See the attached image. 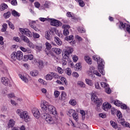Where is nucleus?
<instances>
[{"instance_id": "nucleus-1", "label": "nucleus", "mask_w": 130, "mask_h": 130, "mask_svg": "<svg viewBox=\"0 0 130 130\" xmlns=\"http://www.w3.org/2000/svg\"><path fill=\"white\" fill-rule=\"evenodd\" d=\"M92 59L97 61L98 64V70L100 73L102 74L103 76L105 75V71H104V61L102 59H101L100 57L96 55H94L92 56Z\"/></svg>"}, {"instance_id": "nucleus-2", "label": "nucleus", "mask_w": 130, "mask_h": 130, "mask_svg": "<svg viewBox=\"0 0 130 130\" xmlns=\"http://www.w3.org/2000/svg\"><path fill=\"white\" fill-rule=\"evenodd\" d=\"M16 113L20 117V118L23 119L25 122H28L30 119L29 113L26 111H23L22 109H18L16 110Z\"/></svg>"}, {"instance_id": "nucleus-3", "label": "nucleus", "mask_w": 130, "mask_h": 130, "mask_svg": "<svg viewBox=\"0 0 130 130\" xmlns=\"http://www.w3.org/2000/svg\"><path fill=\"white\" fill-rule=\"evenodd\" d=\"M91 99L92 102H94L95 104H96V110L97 111H101L100 107L102 105V103L103 101L102 99H99L97 96L94 93H92L91 96Z\"/></svg>"}, {"instance_id": "nucleus-4", "label": "nucleus", "mask_w": 130, "mask_h": 130, "mask_svg": "<svg viewBox=\"0 0 130 130\" xmlns=\"http://www.w3.org/2000/svg\"><path fill=\"white\" fill-rule=\"evenodd\" d=\"M11 58L13 60H22L23 59V52L21 51L13 52L11 55Z\"/></svg>"}, {"instance_id": "nucleus-5", "label": "nucleus", "mask_w": 130, "mask_h": 130, "mask_svg": "<svg viewBox=\"0 0 130 130\" xmlns=\"http://www.w3.org/2000/svg\"><path fill=\"white\" fill-rule=\"evenodd\" d=\"M53 78L55 79L58 78V75L55 73L50 72L45 76V79L47 81H51Z\"/></svg>"}, {"instance_id": "nucleus-6", "label": "nucleus", "mask_w": 130, "mask_h": 130, "mask_svg": "<svg viewBox=\"0 0 130 130\" xmlns=\"http://www.w3.org/2000/svg\"><path fill=\"white\" fill-rule=\"evenodd\" d=\"M49 103L46 101H43L41 104V107L42 108L43 113L45 114L48 112V110H47V107H48Z\"/></svg>"}, {"instance_id": "nucleus-7", "label": "nucleus", "mask_w": 130, "mask_h": 130, "mask_svg": "<svg viewBox=\"0 0 130 130\" xmlns=\"http://www.w3.org/2000/svg\"><path fill=\"white\" fill-rule=\"evenodd\" d=\"M44 118H45L46 121L49 123L50 124H52V123H54V120H53V118L50 116V115L48 114L47 113H46L44 115Z\"/></svg>"}, {"instance_id": "nucleus-8", "label": "nucleus", "mask_w": 130, "mask_h": 130, "mask_svg": "<svg viewBox=\"0 0 130 130\" xmlns=\"http://www.w3.org/2000/svg\"><path fill=\"white\" fill-rule=\"evenodd\" d=\"M20 32L23 35H26L28 37H32V32L27 28H20Z\"/></svg>"}, {"instance_id": "nucleus-9", "label": "nucleus", "mask_w": 130, "mask_h": 130, "mask_svg": "<svg viewBox=\"0 0 130 130\" xmlns=\"http://www.w3.org/2000/svg\"><path fill=\"white\" fill-rule=\"evenodd\" d=\"M48 112L47 113H51V114H53V115H56V111L55 110V108L51 105H48L47 108Z\"/></svg>"}, {"instance_id": "nucleus-10", "label": "nucleus", "mask_w": 130, "mask_h": 130, "mask_svg": "<svg viewBox=\"0 0 130 130\" xmlns=\"http://www.w3.org/2000/svg\"><path fill=\"white\" fill-rule=\"evenodd\" d=\"M49 20L51 21L50 24L52 26H55V27H60V26L62 25L61 22L59 20L51 19H50Z\"/></svg>"}, {"instance_id": "nucleus-11", "label": "nucleus", "mask_w": 130, "mask_h": 130, "mask_svg": "<svg viewBox=\"0 0 130 130\" xmlns=\"http://www.w3.org/2000/svg\"><path fill=\"white\" fill-rule=\"evenodd\" d=\"M31 112L36 118H39L40 117V112L37 108H32L31 109Z\"/></svg>"}, {"instance_id": "nucleus-12", "label": "nucleus", "mask_w": 130, "mask_h": 130, "mask_svg": "<svg viewBox=\"0 0 130 130\" xmlns=\"http://www.w3.org/2000/svg\"><path fill=\"white\" fill-rule=\"evenodd\" d=\"M62 28L64 29L63 31V35H64V36H68V35L70 34V31L69 30V29L71 28V26L68 24H64L62 26Z\"/></svg>"}, {"instance_id": "nucleus-13", "label": "nucleus", "mask_w": 130, "mask_h": 130, "mask_svg": "<svg viewBox=\"0 0 130 130\" xmlns=\"http://www.w3.org/2000/svg\"><path fill=\"white\" fill-rule=\"evenodd\" d=\"M120 28H122L123 29H125L128 32V33H130V25H127L126 23H124L123 22L120 21Z\"/></svg>"}, {"instance_id": "nucleus-14", "label": "nucleus", "mask_w": 130, "mask_h": 130, "mask_svg": "<svg viewBox=\"0 0 130 130\" xmlns=\"http://www.w3.org/2000/svg\"><path fill=\"white\" fill-rule=\"evenodd\" d=\"M52 35H53V31L52 30H49L48 31L46 32L45 38H46L47 40H51Z\"/></svg>"}, {"instance_id": "nucleus-15", "label": "nucleus", "mask_w": 130, "mask_h": 130, "mask_svg": "<svg viewBox=\"0 0 130 130\" xmlns=\"http://www.w3.org/2000/svg\"><path fill=\"white\" fill-rule=\"evenodd\" d=\"M94 71V67H91L89 68V71L87 72L88 76H89V77H90V78H92V79L95 78V75L93 74Z\"/></svg>"}, {"instance_id": "nucleus-16", "label": "nucleus", "mask_w": 130, "mask_h": 130, "mask_svg": "<svg viewBox=\"0 0 130 130\" xmlns=\"http://www.w3.org/2000/svg\"><path fill=\"white\" fill-rule=\"evenodd\" d=\"M1 82L4 86H9L10 80L7 77H2L1 78Z\"/></svg>"}, {"instance_id": "nucleus-17", "label": "nucleus", "mask_w": 130, "mask_h": 130, "mask_svg": "<svg viewBox=\"0 0 130 130\" xmlns=\"http://www.w3.org/2000/svg\"><path fill=\"white\" fill-rule=\"evenodd\" d=\"M0 70L3 73H8V69L3 63V61L0 59Z\"/></svg>"}, {"instance_id": "nucleus-18", "label": "nucleus", "mask_w": 130, "mask_h": 130, "mask_svg": "<svg viewBox=\"0 0 130 130\" xmlns=\"http://www.w3.org/2000/svg\"><path fill=\"white\" fill-rule=\"evenodd\" d=\"M63 52H66L67 53H68V54H71V53H72L74 51V49L71 47L66 46L63 49Z\"/></svg>"}, {"instance_id": "nucleus-19", "label": "nucleus", "mask_w": 130, "mask_h": 130, "mask_svg": "<svg viewBox=\"0 0 130 130\" xmlns=\"http://www.w3.org/2000/svg\"><path fill=\"white\" fill-rule=\"evenodd\" d=\"M111 108V105H110L108 102H105L103 104V109L105 110V111H107L108 109H110Z\"/></svg>"}, {"instance_id": "nucleus-20", "label": "nucleus", "mask_w": 130, "mask_h": 130, "mask_svg": "<svg viewBox=\"0 0 130 130\" xmlns=\"http://www.w3.org/2000/svg\"><path fill=\"white\" fill-rule=\"evenodd\" d=\"M52 51L54 52L57 55H59V54H61L62 51L58 48H52Z\"/></svg>"}, {"instance_id": "nucleus-21", "label": "nucleus", "mask_w": 130, "mask_h": 130, "mask_svg": "<svg viewBox=\"0 0 130 130\" xmlns=\"http://www.w3.org/2000/svg\"><path fill=\"white\" fill-rule=\"evenodd\" d=\"M20 49L23 52H26L27 53H31L32 52V50L29 48L26 49L23 47H20Z\"/></svg>"}, {"instance_id": "nucleus-22", "label": "nucleus", "mask_w": 130, "mask_h": 130, "mask_svg": "<svg viewBox=\"0 0 130 130\" xmlns=\"http://www.w3.org/2000/svg\"><path fill=\"white\" fill-rule=\"evenodd\" d=\"M36 24V21H30L29 23V25L31 28H32L34 30H35V31H37V30H38V28L36 27V26H34V25H35Z\"/></svg>"}, {"instance_id": "nucleus-23", "label": "nucleus", "mask_w": 130, "mask_h": 130, "mask_svg": "<svg viewBox=\"0 0 130 130\" xmlns=\"http://www.w3.org/2000/svg\"><path fill=\"white\" fill-rule=\"evenodd\" d=\"M15 125V121L13 119H10L8 123V127L10 128L13 127Z\"/></svg>"}, {"instance_id": "nucleus-24", "label": "nucleus", "mask_w": 130, "mask_h": 130, "mask_svg": "<svg viewBox=\"0 0 130 130\" xmlns=\"http://www.w3.org/2000/svg\"><path fill=\"white\" fill-rule=\"evenodd\" d=\"M39 74V72L37 70H32L30 72V75L31 77H37V76H38Z\"/></svg>"}, {"instance_id": "nucleus-25", "label": "nucleus", "mask_w": 130, "mask_h": 130, "mask_svg": "<svg viewBox=\"0 0 130 130\" xmlns=\"http://www.w3.org/2000/svg\"><path fill=\"white\" fill-rule=\"evenodd\" d=\"M84 60L88 64H92V59L88 56H84Z\"/></svg>"}, {"instance_id": "nucleus-26", "label": "nucleus", "mask_w": 130, "mask_h": 130, "mask_svg": "<svg viewBox=\"0 0 130 130\" xmlns=\"http://www.w3.org/2000/svg\"><path fill=\"white\" fill-rule=\"evenodd\" d=\"M8 9V5L5 3H3L0 6V10L3 11Z\"/></svg>"}, {"instance_id": "nucleus-27", "label": "nucleus", "mask_w": 130, "mask_h": 130, "mask_svg": "<svg viewBox=\"0 0 130 130\" xmlns=\"http://www.w3.org/2000/svg\"><path fill=\"white\" fill-rule=\"evenodd\" d=\"M77 85L81 88H85L86 87V84L82 81H78L77 82Z\"/></svg>"}, {"instance_id": "nucleus-28", "label": "nucleus", "mask_w": 130, "mask_h": 130, "mask_svg": "<svg viewBox=\"0 0 130 130\" xmlns=\"http://www.w3.org/2000/svg\"><path fill=\"white\" fill-rule=\"evenodd\" d=\"M54 40L56 43L57 44V45H61L62 44V42L58 38V37H55L54 38Z\"/></svg>"}, {"instance_id": "nucleus-29", "label": "nucleus", "mask_w": 130, "mask_h": 130, "mask_svg": "<svg viewBox=\"0 0 130 130\" xmlns=\"http://www.w3.org/2000/svg\"><path fill=\"white\" fill-rule=\"evenodd\" d=\"M76 112V111L73 109H70L68 111L67 115L68 116L72 117L73 114Z\"/></svg>"}, {"instance_id": "nucleus-30", "label": "nucleus", "mask_w": 130, "mask_h": 130, "mask_svg": "<svg viewBox=\"0 0 130 130\" xmlns=\"http://www.w3.org/2000/svg\"><path fill=\"white\" fill-rule=\"evenodd\" d=\"M62 55L64 59H69V58L70 57V54H68L66 52L63 51Z\"/></svg>"}, {"instance_id": "nucleus-31", "label": "nucleus", "mask_w": 130, "mask_h": 130, "mask_svg": "<svg viewBox=\"0 0 130 130\" xmlns=\"http://www.w3.org/2000/svg\"><path fill=\"white\" fill-rule=\"evenodd\" d=\"M19 77L24 83H28L29 82L28 78L25 76H23L22 75H20Z\"/></svg>"}, {"instance_id": "nucleus-32", "label": "nucleus", "mask_w": 130, "mask_h": 130, "mask_svg": "<svg viewBox=\"0 0 130 130\" xmlns=\"http://www.w3.org/2000/svg\"><path fill=\"white\" fill-rule=\"evenodd\" d=\"M67 98V93H66L64 91H62L61 94V97L60 99L61 100H66Z\"/></svg>"}, {"instance_id": "nucleus-33", "label": "nucleus", "mask_w": 130, "mask_h": 130, "mask_svg": "<svg viewBox=\"0 0 130 130\" xmlns=\"http://www.w3.org/2000/svg\"><path fill=\"white\" fill-rule=\"evenodd\" d=\"M21 38L24 42H26V43L27 44L30 41V40H29V39H28V38H27V37L25 36H22L21 37Z\"/></svg>"}, {"instance_id": "nucleus-34", "label": "nucleus", "mask_w": 130, "mask_h": 130, "mask_svg": "<svg viewBox=\"0 0 130 130\" xmlns=\"http://www.w3.org/2000/svg\"><path fill=\"white\" fill-rule=\"evenodd\" d=\"M101 85L102 88H104L105 89L107 88L108 87H109V85L105 82H101Z\"/></svg>"}, {"instance_id": "nucleus-35", "label": "nucleus", "mask_w": 130, "mask_h": 130, "mask_svg": "<svg viewBox=\"0 0 130 130\" xmlns=\"http://www.w3.org/2000/svg\"><path fill=\"white\" fill-rule=\"evenodd\" d=\"M65 73L68 76H71V75H72V70L71 68H67L65 70Z\"/></svg>"}, {"instance_id": "nucleus-36", "label": "nucleus", "mask_w": 130, "mask_h": 130, "mask_svg": "<svg viewBox=\"0 0 130 130\" xmlns=\"http://www.w3.org/2000/svg\"><path fill=\"white\" fill-rule=\"evenodd\" d=\"M80 113V114H81V116L83 120H84V119H85V117H86V113H85V111L83 110H81Z\"/></svg>"}, {"instance_id": "nucleus-37", "label": "nucleus", "mask_w": 130, "mask_h": 130, "mask_svg": "<svg viewBox=\"0 0 130 130\" xmlns=\"http://www.w3.org/2000/svg\"><path fill=\"white\" fill-rule=\"evenodd\" d=\"M86 83L89 86H93V82L92 80L88 79H85Z\"/></svg>"}, {"instance_id": "nucleus-38", "label": "nucleus", "mask_w": 130, "mask_h": 130, "mask_svg": "<svg viewBox=\"0 0 130 130\" xmlns=\"http://www.w3.org/2000/svg\"><path fill=\"white\" fill-rule=\"evenodd\" d=\"M39 68L42 69V68L44 67V62L42 60H39L38 62Z\"/></svg>"}, {"instance_id": "nucleus-39", "label": "nucleus", "mask_w": 130, "mask_h": 130, "mask_svg": "<svg viewBox=\"0 0 130 130\" xmlns=\"http://www.w3.org/2000/svg\"><path fill=\"white\" fill-rule=\"evenodd\" d=\"M72 116L74 120H76V121H78V120H79V116H78V114L76 113V112L74 113Z\"/></svg>"}, {"instance_id": "nucleus-40", "label": "nucleus", "mask_w": 130, "mask_h": 130, "mask_svg": "<svg viewBox=\"0 0 130 130\" xmlns=\"http://www.w3.org/2000/svg\"><path fill=\"white\" fill-rule=\"evenodd\" d=\"M45 46L46 47V49H48V50H50V49H51V47H52L51 46V44L48 42H46L45 43Z\"/></svg>"}, {"instance_id": "nucleus-41", "label": "nucleus", "mask_w": 130, "mask_h": 130, "mask_svg": "<svg viewBox=\"0 0 130 130\" xmlns=\"http://www.w3.org/2000/svg\"><path fill=\"white\" fill-rule=\"evenodd\" d=\"M110 123H111V125L112 126V127H113V128H117V127H118V126L117 125L116 123H115V122L111 121Z\"/></svg>"}, {"instance_id": "nucleus-42", "label": "nucleus", "mask_w": 130, "mask_h": 130, "mask_svg": "<svg viewBox=\"0 0 130 130\" xmlns=\"http://www.w3.org/2000/svg\"><path fill=\"white\" fill-rule=\"evenodd\" d=\"M12 15L14 17H20V13H18V12L15 10H13L12 12Z\"/></svg>"}, {"instance_id": "nucleus-43", "label": "nucleus", "mask_w": 130, "mask_h": 130, "mask_svg": "<svg viewBox=\"0 0 130 130\" xmlns=\"http://www.w3.org/2000/svg\"><path fill=\"white\" fill-rule=\"evenodd\" d=\"M69 103L71 105H72V106H75V105H77V101H76L75 100H71L69 101Z\"/></svg>"}, {"instance_id": "nucleus-44", "label": "nucleus", "mask_w": 130, "mask_h": 130, "mask_svg": "<svg viewBox=\"0 0 130 130\" xmlns=\"http://www.w3.org/2000/svg\"><path fill=\"white\" fill-rule=\"evenodd\" d=\"M3 16L4 18H5V19H8V18H10V17L11 16V12H8L7 13H5L4 14Z\"/></svg>"}, {"instance_id": "nucleus-45", "label": "nucleus", "mask_w": 130, "mask_h": 130, "mask_svg": "<svg viewBox=\"0 0 130 130\" xmlns=\"http://www.w3.org/2000/svg\"><path fill=\"white\" fill-rule=\"evenodd\" d=\"M8 28V24L6 23H4L3 25V28L1 29L2 32H5V31H7V28Z\"/></svg>"}, {"instance_id": "nucleus-46", "label": "nucleus", "mask_w": 130, "mask_h": 130, "mask_svg": "<svg viewBox=\"0 0 130 130\" xmlns=\"http://www.w3.org/2000/svg\"><path fill=\"white\" fill-rule=\"evenodd\" d=\"M27 44L30 48H32V49H34V48H35V45H34L33 43L29 41Z\"/></svg>"}, {"instance_id": "nucleus-47", "label": "nucleus", "mask_w": 130, "mask_h": 130, "mask_svg": "<svg viewBox=\"0 0 130 130\" xmlns=\"http://www.w3.org/2000/svg\"><path fill=\"white\" fill-rule=\"evenodd\" d=\"M78 31L80 33H85V32H86V30H85V28H84L83 27H78Z\"/></svg>"}, {"instance_id": "nucleus-48", "label": "nucleus", "mask_w": 130, "mask_h": 130, "mask_svg": "<svg viewBox=\"0 0 130 130\" xmlns=\"http://www.w3.org/2000/svg\"><path fill=\"white\" fill-rule=\"evenodd\" d=\"M114 104L116 105V106H118V107H119V106H120V105H121V104H122L121 102H120L118 100L115 101L114 102Z\"/></svg>"}, {"instance_id": "nucleus-49", "label": "nucleus", "mask_w": 130, "mask_h": 130, "mask_svg": "<svg viewBox=\"0 0 130 130\" xmlns=\"http://www.w3.org/2000/svg\"><path fill=\"white\" fill-rule=\"evenodd\" d=\"M38 82H39V83L42 84V85H47V83L45 81H44L43 79L41 78L39 79Z\"/></svg>"}, {"instance_id": "nucleus-50", "label": "nucleus", "mask_w": 130, "mask_h": 130, "mask_svg": "<svg viewBox=\"0 0 130 130\" xmlns=\"http://www.w3.org/2000/svg\"><path fill=\"white\" fill-rule=\"evenodd\" d=\"M95 88L97 89L98 90H100L101 87H100V84H99V82H96L94 83Z\"/></svg>"}, {"instance_id": "nucleus-51", "label": "nucleus", "mask_w": 130, "mask_h": 130, "mask_svg": "<svg viewBox=\"0 0 130 130\" xmlns=\"http://www.w3.org/2000/svg\"><path fill=\"white\" fill-rule=\"evenodd\" d=\"M7 23L11 29H12V30H14V29H15V26L13 25V23H12V22H11L10 21H7Z\"/></svg>"}, {"instance_id": "nucleus-52", "label": "nucleus", "mask_w": 130, "mask_h": 130, "mask_svg": "<svg viewBox=\"0 0 130 130\" xmlns=\"http://www.w3.org/2000/svg\"><path fill=\"white\" fill-rule=\"evenodd\" d=\"M121 124H122V125H125V126H126V127H129V128H130L129 123H128L125 121L121 122Z\"/></svg>"}, {"instance_id": "nucleus-53", "label": "nucleus", "mask_w": 130, "mask_h": 130, "mask_svg": "<svg viewBox=\"0 0 130 130\" xmlns=\"http://www.w3.org/2000/svg\"><path fill=\"white\" fill-rule=\"evenodd\" d=\"M67 17H69V18H72V19H75L74 17V14H72L71 12H68L67 13Z\"/></svg>"}, {"instance_id": "nucleus-54", "label": "nucleus", "mask_w": 130, "mask_h": 130, "mask_svg": "<svg viewBox=\"0 0 130 130\" xmlns=\"http://www.w3.org/2000/svg\"><path fill=\"white\" fill-rule=\"evenodd\" d=\"M73 39H74V36H73V35H71L66 38V40H67V41L71 42V41H73Z\"/></svg>"}, {"instance_id": "nucleus-55", "label": "nucleus", "mask_w": 130, "mask_h": 130, "mask_svg": "<svg viewBox=\"0 0 130 130\" xmlns=\"http://www.w3.org/2000/svg\"><path fill=\"white\" fill-rule=\"evenodd\" d=\"M93 75H94V76H97L98 77H101V74L100 73H99V72L96 71V70H94L93 72Z\"/></svg>"}, {"instance_id": "nucleus-56", "label": "nucleus", "mask_w": 130, "mask_h": 130, "mask_svg": "<svg viewBox=\"0 0 130 130\" xmlns=\"http://www.w3.org/2000/svg\"><path fill=\"white\" fill-rule=\"evenodd\" d=\"M73 60L74 62H77L79 60V57H78L77 55H74L73 56Z\"/></svg>"}, {"instance_id": "nucleus-57", "label": "nucleus", "mask_w": 130, "mask_h": 130, "mask_svg": "<svg viewBox=\"0 0 130 130\" xmlns=\"http://www.w3.org/2000/svg\"><path fill=\"white\" fill-rule=\"evenodd\" d=\"M105 92L107 93V94H110V93H111V89H110L109 87H108L105 88Z\"/></svg>"}, {"instance_id": "nucleus-58", "label": "nucleus", "mask_w": 130, "mask_h": 130, "mask_svg": "<svg viewBox=\"0 0 130 130\" xmlns=\"http://www.w3.org/2000/svg\"><path fill=\"white\" fill-rule=\"evenodd\" d=\"M78 3L79 4V5L80 6V7H84L85 6V3H84V1H83L82 0H79L78 1Z\"/></svg>"}, {"instance_id": "nucleus-59", "label": "nucleus", "mask_w": 130, "mask_h": 130, "mask_svg": "<svg viewBox=\"0 0 130 130\" xmlns=\"http://www.w3.org/2000/svg\"><path fill=\"white\" fill-rule=\"evenodd\" d=\"M60 80L61 82H63L65 85H68V82H67V79L64 77H61Z\"/></svg>"}, {"instance_id": "nucleus-60", "label": "nucleus", "mask_w": 130, "mask_h": 130, "mask_svg": "<svg viewBox=\"0 0 130 130\" xmlns=\"http://www.w3.org/2000/svg\"><path fill=\"white\" fill-rule=\"evenodd\" d=\"M59 91L56 90L54 92V96L56 98H58V97L59 96Z\"/></svg>"}, {"instance_id": "nucleus-61", "label": "nucleus", "mask_w": 130, "mask_h": 130, "mask_svg": "<svg viewBox=\"0 0 130 130\" xmlns=\"http://www.w3.org/2000/svg\"><path fill=\"white\" fill-rule=\"evenodd\" d=\"M76 69L78 70H81L82 69V66L81 65V63H77L76 64Z\"/></svg>"}, {"instance_id": "nucleus-62", "label": "nucleus", "mask_w": 130, "mask_h": 130, "mask_svg": "<svg viewBox=\"0 0 130 130\" xmlns=\"http://www.w3.org/2000/svg\"><path fill=\"white\" fill-rule=\"evenodd\" d=\"M57 71L59 74H62L63 73V70L60 67H57Z\"/></svg>"}, {"instance_id": "nucleus-63", "label": "nucleus", "mask_w": 130, "mask_h": 130, "mask_svg": "<svg viewBox=\"0 0 130 130\" xmlns=\"http://www.w3.org/2000/svg\"><path fill=\"white\" fill-rule=\"evenodd\" d=\"M32 36L34 38H39V37H40V35L37 33H33Z\"/></svg>"}, {"instance_id": "nucleus-64", "label": "nucleus", "mask_w": 130, "mask_h": 130, "mask_svg": "<svg viewBox=\"0 0 130 130\" xmlns=\"http://www.w3.org/2000/svg\"><path fill=\"white\" fill-rule=\"evenodd\" d=\"M73 77H74V78H79V74L77 72H73L72 74Z\"/></svg>"}]
</instances>
